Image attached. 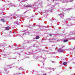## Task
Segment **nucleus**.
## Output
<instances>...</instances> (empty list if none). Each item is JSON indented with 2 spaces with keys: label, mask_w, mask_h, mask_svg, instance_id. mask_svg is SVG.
<instances>
[{
  "label": "nucleus",
  "mask_w": 75,
  "mask_h": 75,
  "mask_svg": "<svg viewBox=\"0 0 75 75\" xmlns=\"http://www.w3.org/2000/svg\"><path fill=\"white\" fill-rule=\"evenodd\" d=\"M42 1L41 0H39L35 2L33 5H28L26 6L24 5V7L25 6L26 7H32L33 8H35V6H38L40 5V7H42Z\"/></svg>",
  "instance_id": "f257e3e1"
},
{
  "label": "nucleus",
  "mask_w": 75,
  "mask_h": 75,
  "mask_svg": "<svg viewBox=\"0 0 75 75\" xmlns=\"http://www.w3.org/2000/svg\"><path fill=\"white\" fill-rule=\"evenodd\" d=\"M55 6V5H52L51 6L50 8L49 9V10L45 11V12H43V13H47L48 11H50L51 13L52 11V10L54 8V7Z\"/></svg>",
  "instance_id": "f03ea898"
},
{
  "label": "nucleus",
  "mask_w": 75,
  "mask_h": 75,
  "mask_svg": "<svg viewBox=\"0 0 75 75\" xmlns=\"http://www.w3.org/2000/svg\"><path fill=\"white\" fill-rule=\"evenodd\" d=\"M11 65H8L7 66V68L5 67L4 68V70L5 71V72H4V74H8L9 73V71H7V69H9L10 68Z\"/></svg>",
  "instance_id": "7ed1b4c3"
},
{
  "label": "nucleus",
  "mask_w": 75,
  "mask_h": 75,
  "mask_svg": "<svg viewBox=\"0 0 75 75\" xmlns=\"http://www.w3.org/2000/svg\"><path fill=\"white\" fill-rule=\"evenodd\" d=\"M24 32L25 33H24L23 35V34L19 35H18V36H19V37H23V36H24V37H25V36H26V35H27V34H28V33H27V32H28V31H26V30H25Z\"/></svg>",
  "instance_id": "20e7f679"
},
{
  "label": "nucleus",
  "mask_w": 75,
  "mask_h": 75,
  "mask_svg": "<svg viewBox=\"0 0 75 75\" xmlns=\"http://www.w3.org/2000/svg\"><path fill=\"white\" fill-rule=\"evenodd\" d=\"M63 47H64V46L62 47V48L59 49V50H58V52H62L64 51V50H63V49H62Z\"/></svg>",
  "instance_id": "39448f33"
},
{
  "label": "nucleus",
  "mask_w": 75,
  "mask_h": 75,
  "mask_svg": "<svg viewBox=\"0 0 75 75\" xmlns=\"http://www.w3.org/2000/svg\"><path fill=\"white\" fill-rule=\"evenodd\" d=\"M73 9H74L73 8H68L67 9L65 8H63V10L64 11H67V10H73Z\"/></svg>",
  "instance_id": "423d86ee"
},
{
  "label": "nucleus",
  "mask_w": 75,
  "mask_h": 75,
  "mask_svg": "<svg viewBox=\"0 0 75 75\" xmlns=\"http://www.w3.org/2000/svg\"><path fill=\"white\" fill-rule=\"evenodd\" d=\"M9 4L11 6V7H13V6L15 7H16V5H14V4H12L11 3Z\"/></svg>",
  "instance_id": "0eeeda50"
},
{
  "label": "nucleus",
  "mask_w": 75,
  "mask_h": 75,
  "mask_svg": "<svg viewBox=\"0 0 75 75\" xmlns=\"http://www.w3.org/2000/svg\"><path fill=\"white\" fill-rule=\"evenodd\" d=\"M60 16L61 17V18H64V14L63 13H61L60 15Z\"/></svg>",
  "instance_id": "6e6552de"
},
{
  "label": "nucleus",
  "mask_w": 75,
  "mask_h": 75,
  "mask_svg": "<svg viewBox=\"0 0 75 75\" xmlns=\"http://www.w3.org/2000/svg\"><path fill=\"white\" fill-rule=\"evenodd\" d=\"M15 24H16L17 25H19L20 23L19 22H18V21H15L14 22Z\"/></svg>",
  "instance_id": "1a4fd4ad"
},
{
  "label": "nucleus",
  "mask_w": 75,
  "mask_h": 75,
  "mask_svg": "<svg viewBox=\"0 0 75 75\" xmlns=\"http://www.w3.org/2000/svg\"><path fill=\"white\" fill-rule=\"evenodd\" d=\"M16 69H19V70H20H20H24V69H23L21 68H19V67H18V68H16Z\"/></svg>",
  "instance_id": "9d476101"
},
{
  "label": "nucleus",
  "mask_w": 75,
  "mask_h": 75,
  "mask_svg": "<svg viewBox=\"0 0 75 75\" xmlns=\"http://www.w3.org/2000/svg\"><path fill=\"white\" fill-rule=\"evenodd\" d=\"M36 39L38 40V39H39L40 38V37L38 36H37L35 37Z\"/></svg>",
  "instance_id": "9b49d317"
},
{
  "label": "nucleus",
  "mask_w": 75,
  "mask_h": 75,
  "mask_svg": "<svg viewBox=\"0 0 75 75\" xmlns=\"http://www.w3.org/2000/svg\"><path fill=\"white\" fill-rule=\"evenodd\" d=\"M72 20V18L71 19V18H68L67 19H65V21H68V20Z\"/></svg>",
  "instance_id": "f8f14e48"
},
{
  "label": "nucleus",
  "mask_w": 75,
  "mask_h": 75,
  "mask_svg": "<svg viewBox=\"0 0 75 75\" xmlns=\"http://www.w3.org/2000/svg\"><path fill=\"white\" fill-rule=\"evenodd\" d=\"M67 41H68V40H64L63 42H67Z\"/></svg>",
  "instance_id": "ddd939ff"
},
{
  "label": "nucleus",
  "mask_w": 75,
  "mask_h": 75,
  "mask_svg": "<svg viewBox=\"0 0 75 75\" xmlns=\"http://www.w3.org/2000/svg\"><path fill=\"white\" fill-rule=\"evenodd\" d=\"M1 21L2 22H6V21L4 20V19H1Z\"/></svg>",
  "instance_id": "4468645a"
},
{
  "label": "nucleus",
  "mask_w": 75,
  "mask_h": 75,
  "mask_svg": "<svg viewBox=\"0 0 75 75\" xmlns=\"http://www.w3.org/2000/svg\"><path fill=\"white\" fill-rule=\"evenodd\" d=\"M6 30H8L10 29L9 27L8 26V27L6 28Z\"/></svg>",
  "instance_id": "2eb2a0df"
},
{
  "label": "nucleus",
  "mask_w": 75,
  "mask_h": 75,
  "mask_svg": "<svg viewBox=\"0 0 75 75\" xmlns=\"http://www.w3.org/2000/svg\"><path fill=\"white\" fill-rule=\"evenodd\" d=\"M27 1V0H22L21 1V2H25V1Z\"/></svg>",
  "instance_id": "dca6fc26"
},
{
  "label": "nucleus",
  "mask_w": 75,
  "mask_h": 75,
  "mask_svg": "<svg viewBox=\"0 0 75 75\" xmlns=\"http://www.w3.org/2000/svg\"><path fill=\"white\" fill-rule=\"evenodd\" d=\"M71 50H72V49H71V48H69L67 49V51H70Z\"/></svg>",
  "instance_id": "f3484780"
},
{
  "label": "nucleus",
  "mask_w": 75,
  "mask_h": 75,
  "mask_svg": "<svg viewBox=\"0 0 75 75\" xmlns=\"http://www.w3.org/2000/svg\"><path fill=\"white\" fill-rule=\"evenodd\" d=\"M69 26H71V25H72V23H69Z\"/></svg>",
  "instance_id": "a211bd4d"
},
{
  "label": "nucleus",
  "mask_w": 75,
  "mask_h": 75,
  "mask_svg": "<svg viewBox=\"0 0 75 75\" xmlns=\"http://www.w3.org/2000/svg\"><path fill=\"white\" fill-rule=\"evenodd\" d=\"M63 65H67V63L66 62H64L63 63Z\"/></svg>",
  "instance_id": "6ab92c4d"
},
{
  "label": "nucleus",
  "mask_w": 75,
  "mask_h": 75,
  "mask_svg": "<svg viewBox=\"0 0 75 75\" xmlns=\"http://www.w3.org/2000/svg\"><path fill=\"white\" fill-rule=\"evenodd\" d=\"M22 5H21V2H20V6H22Z\"/></svg>",
  "instance_id": "aec40b11"
},
{
  "label": "nucleus",
  "mask_w": 75,
  "mask_h": 75,
  "mask_svg": "<svg viewBox=\"0 0 75 75\" xmlns=\"http://www.w3.org/2000/svg\"><path fill=\"white\" fill-rule=\"evenodd\" d=\"M52 20H55V19L54 18H52Z\"/></svg>",
  "instance_id": "412c9836"
},
{
  "label": "nucleus",
  "mask_w": 75,
  "mask_h": 75,
  "mask_svg": "<svg viewBox=\"0 0 75 75\" xmlns=\"http://www.w3.org/2000/svg\"><path fill=\"white\" fill-rule=\"evenodd\" d=\"M74 0H70V2H72V1H73Z\"/></svg>",
  "instance_id": "4be33fe9"
},
{
  "label": "nucleus",
  "mask_w": 75,
  "mask_h": 75,
  "mask_svg": "<svg viewBox=\"0 0 75 75\" xmlns=\"http://www.w3.org/2000/svg\"><path fill=\"white\" fill-rule=\"evenodd\" d=\"M39 57H35V59H38V58H39Z\"/></svg>",
  "instance_id": "5701e85b"
},
{
  "label": "nucleus",
  "mask_w": 75,
  "mask_h": 75,
  "mask_svg": "<svg viewBox=\"0 0 75 75\" xmlns=\"http://www.w3.org/2000/svg\"><path fill=\"white\" fill-rule=\"evenodd\" d=\"M12 18H13V17H10V20H11V19H12Z\"/></svg>",
  "instance_id": "b1692460"
},
{
  "label": "nucleus",
  "mask_w": 75,
  "mask_h": 75,
  "mask_svg": "<svg viewBox=\"0 0 75 75\" xmlns=\"http://www.w3.org/2000/svg\"><path fill=\"white\" fill-rule=\"evenodd\" d=\"M2 72H3V71H1L0 70V74L1 73H2Z\"/></svg>",
  "instance_id": "393cba45"
},
{
  "label": "nucleus",
  "mask_w": 75,
  "mask_h": 75,
  "mask_svg": "<svg viewBox=\"0 0 75 75\" xmlns=\"http://www.w3.org/2000/svg\"><path fill=\"white\" fill-rule=\"evenodd\" d=\"M15 15V13H13L12 14V16H14Z\"/></svg>",
  "instance_id": "a878e982"
},
{
  "label": "nucleus",
  "mask_w": 75,
  "mask_h": 75,
  "mask_svg": "<svg viewBox=\"0 0 75 75\" xmlns=\"http://www.w3.org/2000/svg\"><path fill=\"white\" fill-rule=\"evenodd\" d=\"M52 34H49V35L50 36H52Z\"/></svg>",
  "instance_id": "bb28decb"
},
{
  "label": "nucleus",
  "mask_w": 75,
  "mask_h": 75,
  "mask_svg": "<svg viewBox=\"0 0 75 75\" xmlns=\"http://www.w3.org/2000/svg\"><path fill=\"white\" fill-rule=\"evenodd\" d=\"M52 63H55V62L52 61Z\"/></svg>",
  "instance_id": "cd10ccee"
},
{
  "label": "nucleus",
  "mask_w": 75,
  "mask_h": 75,
  "mask_svg": "<svg viewBox=\"0 0 75 75\" xmlns=\"http://www.w3.org/2000/svg\"><path fill=\"white\" fill-rule=\"evenodd\" d=\"M55 40V39L54 38H53L52 39H51L52 40Z\"/></svg>",
  "instance_id": "c85d7f7f"
},
{
  "label": "nucleus",
  "mask_w": 75,
  "mask_h": 75,
  "mask_svg": "<svg viewBox=\"0 0 75 75\" xmlns=\"http://www.w3.org/2000/svg\"><path fill=\"white\" fill-rule=\"evenodd\" d=\"M75 47H74V48L73 49H72V50H74V49H75Z\"/></svg>",
  "instance_id": "c756f323"
},
{
  "label": "nucleus",
  "mask_w": 75,
  "mask_h": 75,
  "mask_svg": "<svg viewBox=\"0 0 75 75\" xmlns=\"http://www.w3.org/2000/svg\"><path fill=\"white\" fill-rule=\"evenodd\" d=\"M42 63H44V61H43L42 62Z\"/></svg>",
  "instance_id": "7c9ffc66"
},
{
  "label": "nucleus",
  "mask_w": 75,
  "mask_h": 75,
  "mask_svg": "<svg viewBox=\"0 0 75 75\" xmlns=\"http://www.w3.org/2000/svg\"><path fill=\"white\" fill-rule=\"evenodd\" d=\"M4 56H6V54H4Z\"/></svg>",
  "instance_id": "2f4dec72"
},
{
  "label": "nucleus",
  "mask_w": 75,
  "mask_h": 75,
  "mask_svg": "<svg viewBox=\"0 0 75 75\" xmlns=\"http://www.w3.org/2000/svg\"><path fill=\"white\" fill-rule=\"evenodd\" d=\"M27 41H25V42H26V43H27V42H26Z\"/></svg>",
  "instance_id": "473e14b6"
},
{
  "label": "nucleus",
  "mask_w": 75,
  "mask_h": 75,
  "mask_svg": "<svg viewBox=\"0 0 75 75\" xmlns=\"http://www.w3.org/2000/svg\"><path fill=\"white\" fill-rule=\"evenodd\" d=\"M57 4V3H56V4Z\"/></svg>",
  "instance_id": "72a5a7b5"
},
{
  "label": "nucleus",
  "mask_w": 75,
  "mask_h": 75,
  "mask_svg": "<svg viewBox=\"0 0 75 75\" xmlns=\"http://www.w3.org/2000/svg\"><path fill=\"white\" fill-rule=\"evenodd\" d=\"M8 59H11V58H10Z\"/></svg>",
  "instance_id": "f704fd0d"
},
{
  "label": "nucleus",
  "mask_w": 75,
  "mask_h": 75,
  "mask_svg": "<svg viewBox=\"0 0 75 75\" xmlns=\"http://www.w3.org/2000/svg\"><path fill=\"white\" fill-rule=\"evenodd\" d=\"M32 26V27H34V26H33V25H32V26Z\"/></svg>",
  "instance_id": "c9c22d12"
},
{
  "label": "nucleus",
  "mask_w": 75,
  "mask_h": 75,
  "mask_svg": "<svg viewBox=\"0 0 75 75\" xmlns=\"http://www.w3.org/2000/svg\"><path fill=\"white\" fill-rule=\"evenodd\" d=\"M13 59H16V58H14Z\"/></svg>",
  "instance_id": "e433bc0d"
},
{
  "label": "nucleus",
  "mask_w": 75,
  "mask_h": 75,
  "mask_svg": "<svg viewBox=\"0 0 75 75\" xmlns=\"http://www.w3.org/2000/svg\"><path fill=\"white\" fill-rule=\"evenodd\" d=\"M18 11H20V10H18Z\"/></svg>",
  "instance_id": "4c0bfd02"
},
{
  "label": "nucleus",
  "mask_w": 75,
  "mask_h": 75,
  "mask_svg": "<svg viewBox=\"0 0 75 75\" xmlns=\"http://www.w3.org/2000/svg\"><path fill=\"white\" fill-rule=\"evenodd\" d=\"M25 13H26V12H24V14H25Z\"/></svg>",
  "instance_id": "58836bf2"
},
{
  "label": "nucleus",
  "mask_w": 75,
  "mask_h": 75,
  "mask_svg": "<svg viewBox=\"0 0 75 75\" xmlns=\"http://www.w3.org/2000/svg\"><path fill=\"white\" fill-rule=\"evenodd\" d=\"M29 48H31V47H29Z\"/></svg>",
  "instance_id": "ea45409f"
},
{
  "label": "nucleus",
  "mask_w": 75,
  "mask_h": 75,
  "mask_svg": "<svg viewBox=\"0 0 75 75\" xmlns=\"http://www.w3.org/2000/svg\"><path fill=\"white\" fill-rule=\"evenodd\" d=\"M18 62H19V60H18Z\"/></svg>",
  "instance_id": "a19ab883"
},
{
  "label": "nucleus",
  "mask_w": 75,
  "mask_h": 75,
  "mask_svg": "<svg viewBox=\"0 0 75 75\" xmlns=\"http://www.w3.org/2000/svg\"><path fill=\"white\" fill-rule=\"evenodd\" d=\"M34 25V26H36V25Z\"/></svg>",
  "instance_id": "79ce46f5"
},
{
  "label": "nucleus",
  "mask_w": 75,
  "mask_h": 75,
  "mask_svg": "<svg viewBox=\"0 0 75 75\" xmlns=\"http://www.w3.org/2000/svg\"><path fill=\"white\" fill-rule=\"evenodd\" d=\"M18 0V1H19V0Z\"/></svg>",
  "instance_id": "37998d69"
},
{
  "label": "nucleus",
  "mask_w": 75,
  "mask_h": 75,
  "mask_svg": "<svg viewBox=\"0 0 75 75\" xmlns=\"http://www.w3.org/2000/svg\"><path fill=\"white\" fill-rule=\"evenodd\" d=\"M30 27H31V26H30Z\"/></svg>",
  "instance_id": "c03bdc74"
},
{
  "label": "nucleus",
  "mask_w": 75,
  "mask_h": 75,
  "mask_svg": "<svg viewBox=\"0 0 75 75\" xmlns=\"http://www.w3.org/2000/svg\"><path fill=\"white\" fill-rule=\"evenodd\" d=\"M14 18V17H13V18Z\"/></svg>",
  "instance_id": "a18cd8bd"
},
{
  "label": "nucleus",
  "mask_w": 75,
  "mask_h": 75,
  "mask_svg": "<svg viewBox=\"0 0 75 75\" xmlns=\"http://www.w3.org/2000/svg\"><path fill=\"white\" fill-rule=\"evenodd\" d=\"M52 46H53V45H52Z\"/></svg>",
  "instance_id": "49530a36"
}]
</instances>
